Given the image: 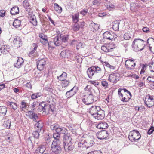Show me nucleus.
Listing matches in <instances>:
<instances>
[{"label":"nucleus","mask_w":154,"mask_h":154,"mask_svg":"<svg viewBox=\"0 0 154 154\" xmlns=\"http://www.w3.org/2000/svg\"><path fill=\"white\" fill-rule=\"evenodd\" d=\"M30 22L33 25L36 26L37 25V22L36 20V17L34 15L31 17L29 18Z\"/></svg>","instance_id":"e433bc0d"},{"label":"nucleus","mask_w":154,"mask_h":154,"mask_svg":"<svg viewBox=\"0 0 154 154\" xmlns=\"http://www.w3.org/2000/svg\"><path fill=\"white\" fill-rule=\"evenodd\" d=\"M10 47L6 45L2 46L0 48L1 52L4 54H8L10 50Z\"/></svg>","instance_id":"6ab92c4d"},{"label":"nucleus","mask_w":154,"mask_h":154,"mask_svg":"<svg viewBox=\"0 0 154 154\" xmlns=\"http://www.w3.org/2000/svg\"><path fill=\"white\" fill-rule=\"evenodd\" d=\"M145 42L140 39L134 40L132 43V46L134 48V51H138L142 50L145 47Z\"/></svg>","instance_id":"f03ea898"},{"label":"nucleus","mask_w":154,"mask_h":154,"mask_svg":"<svg viewBox=\"0 0 154 154\" xmlns=\"http://www.w3.org/2000/svg\"><path fill=\"white\" fill-rule=\"evenodd\" d=\"M23 62V58H18L16 63L14 64V66L17 68H19L21 67Z\"/></svg>","instance_id":"393cba45"},{"label":"nucleus","mask_w":154,"mask_h":154,"mask_svg":"<svg viewBox=\"0 0 154 154\" xmlns=\"http://www.w3.org/2000/svg\"><path fill=\"white\" fill-rule=\"evenodd\" d=\"M93 69L94 70V72L98 73L101 71V69L100 68L97 66H93Z\"/></svg>","instance_id":"603ef678"},{"label":"nucleus","mask_w":154,"mask_h":154,"mask_svg":"<svg viewBox=\"0 0 154 154\" xmlns=\"http://www.w3.org/2000/svg\"><path fill=\"white\" fill-rule=\"evenodd\" d=\"M41 94L40 93H36L33 94L31 96V98L32 99H35L41 96Z\"/></svg>","instance_id":"3c124183"},{"label":"nucleus","mask_w":154,"mask_h":154,"mask_svg":"<svg viewBox=\"0 0 154 154\" xmlns=\"http://www.w3.org/2000/svg\"><path fill=\"white\" fill-rule=\"evenodd\" d=\"M67 76L66 73L63 72L60 75L57 76V79L60 81H64L66 79Z\"/></svg>","instance_id":"bb28decb"},{"label":"nucleus","mask_w":154,"mask_h":154,"mask_svg":"<svg viewBox=\"0 0 154 154\" xmlns=\"http://www.w3.org/2000/svg\"><path fill=\"white\" fill-rule=\"evenodd\" d=\"M45 146L44 145H40L35 150V153L36 154H42L45 152Z\"/></svg>","instance_id":"f3484780"},{"label":"nucleus","mask_w":154,"mask_h":154,"mask_svg":"<svg viewBox=\"0 0 154 154\" xmlns=\"http://www.w3.org/2000/svg\"><path fill=\"white\" fill-rule=\"evenodd\" d=\"M7 106L14 110L16 109L17 108V104L15 103L8 101L7 103Z\"/></svg>","instance_id":"72a5a7b5"},{"label":"nucleus","mask_w":154,"mask_h":154,"mask_svg":"<svg viewBox=\"0 0 154 154\" xmlns=\"http://www.w3.org/2000/svg\"><path fill=\"white\" fill-rule=\"evenodd\" d=\"M141 137V135L138 131L134 130L130 132L128 138L132 142H136L140 139Z\"/></svg>","instance_id":"7ed1b4c3"},{"label":"nucleus","mask_w":154,"mask_h":154,"mask_svg":"<svg viewBox=\"0 0 154 154\" xmlns=\"http://www.w3.org/2000/svg\"><path fill=\"white\" fill-rule=\"evenodd\" d=\"M21 21L18 19H15L13 23V25L15 28L19 27L20 25Z\"/></svg>","instance_id":"a19ab883"},{"label":"nucleus","mask_w":154,"mask_h":154,"mask_svg":"<svg viewBox=\"0 0 154 154\" xmlns=\"http://www.w3.org/2000/svg\"><path fill=\"white\" fill-rule=\"evenodd\" d=\"M120 23L118 21L115 22L112 25V27L113 29L115 31H117L119 30V25Z\"/></svg>","instance_id":"49530a36"},{"label":"nucleus","mask_w":154,"mask_h":154,"mask_svg":"<svg viewBox=\"0 0 154 154\" xmlns=\"http://www.w3.org/2000/svg\"><path fill=\"white\" fill-rule=\"evenodd\" d=\"M61 85L62 88H65L67 87L69 85L70 82L69 80L65 79L64 81H62Z\"/></svg>","instance_id":"79ce46f5"},{"label":"nucleus","mask_w":154,"mask_h":154,"mask_svg":"<svg viewBox=\"0 0 154 154\" xmlns=\"http://www.w3.org/2000/svg\"><path fill=\"white\" fill-rule=\"evenodd\" d=\"M101 84L102 85L105 87L106 88L108 86V82L106 81H103L101 82Z\"/></svg>","instance_id":"680f3d73"},{"label":"nucleus","mask_w":154,"mask_h":154,"mask_svg":"<svg viewBox=\"0 0 154 154\" xmlns=\"http://www.w3.org/2000/svg\"><path fill=\"white\" fill-rule=\"evenodd\" d=\"M78 88L77 87L74 86L70 90L66 92V96L67 98H70L75 94L77 92Z\"/></svg>","instance_id":"1a4fd4ad"},{"label":"nucleus","mask_w":154,"mask_h":154,"mask_svg":"<svg viewBox=\"0 0 154 154\" xmlns=\"http://www.w3.org/2000/svg\"><path fill=\"white\" fill-rule=\"evenodd\" d=\"M108 126L107 123L105 122L99 123L97 126V128L99 129H105L108 128Z\"/></svg>","instance_id":"412c9836"},{"label":"nucleus","mask_w":154,"mask_h":154,"mask_svg":"<svg viewBox=\"0 0 154 154\" xmlns=\"http://www.w3.org/2000/svg\"><path fill=\"white\" fill-rule=\"evenodd\" d=\"M60 142L58 141V142L55 143V142H53L51 145V149L53 152L55 154H59L61 152V148L60 145Z\"/></svg>","instance_id":"20e7f679"},{"label":"nucleus","mask_w":154,"mask_h":154,"mask_svg":"<svg viewBox=\"0 0 154 154\" xmlns=\"http://www.w3.org/2000/svg\"><path fill=\"white\" fill-rule=\"evenodd\" d=\"M105 117L104 112L103 110L100 109L97 113L95 114L94 117L97 120H102Z\"/></svg>","instance_id":"ddd939ff"},{"label":"nucleus","mask_w":154,"mask_h":154,"mask_svg":"<svg viewBox=\"0 0 154 154\" xmlns=\"http://www.w3.org/2000/svg\"><path fill=\"white\" fill-rule=\"evenodd\" d=\"M85 140H82L78 144V147L79 148H82L83 149H84L85 148Z\"/></svg>","instance_id":"c03bdc74"},{"label":"nucleus","mask_w":154,"mask_h":154,"mask_svg":"<svg viewBox=\"0 0 154 154\" xmlns=\"http://www.w3.org/2000/svg\"><path fill=\"white\" fill-rule=\"evenodd\" d=\"M19 8L17 6L13 7L11 10L10 13L12 15H15L19 13Z\"/></svg>","instance_id":"c85d7f7f"},{"label":"nucleus","mask_w":154,"mask_h":154,"mask_svg":"<svg viewBox=\"0 0 154 154\" xmlns=\"http://www.w3.org/2000/svg\"><path fill=\"white\" fill-rule=\"evenodd\" d=\"M85 147L86 149L92 146L95 144V142L93 140H88L87 141L85 140Z\"/></svg>","instance_id":"4be33fe9"},{"label":"nucleus","mask_w":154,"mask_h":154,"mask_svg":"<svg viewBox=\"0 0 154 154\" xmlns=\"http://www.w3.org/2000/svg\"><path fill=\"white\" fill-rule=\"evenodd\" d=\"M39 37L40 38V41L43 44L45 45L48 44L47 37L46 35L43 33H40L39 34Z\"/></svg>","instance_id":"a211bd4d"},{"label":"nucleus","mask_w":154,"mask_h":154,"mask_svg":"<svg viewBox=\"0 0 154 154\" xmlns=\"http://www.w3.org/2000/svg\"><path fill=\"white\" fill-rule=\"evenodd\" d=\"M142 30L143 32L146 33L150 32L149 28L147 27H143L142 29Z\"/></svg>","instance_id":"052dcab7"},{"label":"nucleus","mask_w":154,"mask_h":154,"mask_svg":"<svg viewBox=\"0 0 154 154\" xmlns=\"http://www.w3.org/2000/svg\"><path fill=\"white\" fill-rule=\"evenodd\" d=\"M35 125V128L36 129L41 131L42 128L43 127V125L41 121L38 120Z\"/></svg>","instance_id":"5701e85b"},{"label":"nucleus","mask_w":154,"mask_h":154,"mask_svg":"<svg viewBox=\"0 0 154 154\" xmlns=\"http://www.w3.org/2000/svg\"><path fill=\"white\" fill-rule=\"evenodd\" d=\"M72 138L68 135H65L63 137V146L65 151L67 152L72 150L74 145L71 142Z\"/></svg>","instance_id":"f257e3e1"},{"label":"nucleus","mask_w":154,"mask_h":154,"mask_svg":"<svg viewBox=\"0 0 154 154\" xmlns=\"http://www.w3.org/2000/svg\"><path fill=\"white\" fill-rule=\"evenodd\" d=\"M82 101L86 105L92 104L94 101L93 95L90 94L84 96L82 98Z\"/></svg>","instance_id":"39448f33"},{"label":"nucleus","mask_w":154,"mask_h":154,"mask_svg":"<svg viewBox=\"0 0 154 154\" xmlns=\"http://www.w3.org/2000/svg\"><path fill=\"white\" fill-rule=\"evenodd\" d=\"M101 49L105 52H108L113 51V48H110L109 45H103L101 47Z\"/></svg>","instance_id":"a878e982"},{"label":"nucleus","mask_w":154,"mask_h":154,"mask_svg":"<svg viewBox=\"0 0 154 154\" xmlns=\"http://www.w3.org/2000/svg\"><path fill=\"white\" fill-rule=\"evenodd\" d=\"M21 42V41L20 38L17 37L14 39L13 41V43L18 48L20 46V45Z\"/></svg>","instance_id":"2f4dec72"},{"label":"nucleus","mask_w":154,"mask_h":154,"mask_svg":"<svg viewBox=\"0 0 154 154\" xmlns=\"http://www.w3.org/2000/svg\"><path fill=\"white\" fill-rule=\"evenodd\" d=\"M30 114H29V117L31 119H33L34 121L35 122H37V119L38 118V117L37 116V114L35 113H31V112H30Z\"/></svg>","instance_id":"4c0bfd02"},{"label":"nucleus","mask_w":154,"mask_h":154,"mask_svg":"<svg viewBox=\"0 0 154 154\" xmlns=\"http://www.w3.org/2000/svg\"><path fill=\"white\" fill-rule=\"evenodd\" d=\"M5 11L4 10H1L0 11V16L2 17H4L5 15Z\"/></svg>","instance_id":"774afa93"},{"label":"nucleus","mask_w":154,"mask_h":154,"mask_svg":"<svg viewBox=\"0 0 154 154\" xmlns=\"http://www.w3.org/2000/svg\"><path fill=\"white\" fill-rule=\"evenodd\" d=\"M84 90L85 91L88 93V95L94 94H93V92L94 91L95 93H96L97 96L99 95V90L98 89H93L91 87H90L89 85H87L84 88Z\"/></svg>","instance_id":"6e6552de"},{"label":"nucleus","mask_w":154,"mask_h":154,"mask_svg":"<svg viewBox=\"0 0 154 154\" xmlns=\"http://www.w3.org/2000/svg\"><path fill=\"white\" fill-rule=\"evenodd\" d=\"M11 121L8 119L6 121H5L3 124L4 126L8 129L10 128L11 126Z\"/></svg>","instance_id":"09e8293b"},{"label":"nucleus","mask_w":154,"mask_h":154,"mask_svg":"<svg viewBox=\"0 0 154 154\" xmlns=\"http://www.w3.org/2000/svg\"><path fill=\"white\" fill-rule=\"evenodd\" d=\"M131 36V35L130 33H126L124 35V38L125 40H129Z\"/></svg>","instance_id":"6e6d98bb"},{"label":"nucleus","mask_w":154,"mask_h":154,"mask_svg":"<svg viewBox=\"0 0 154 154\" xmlns=\"http://www.w3.org/2000/svg\"><path fill=\"white\" fill-rule=\"evenodd\" d=\"M100 109V106H93L90 108L89 112L94 117Z\"/></svg>","instance_id":"f8f14e48"},{"label":"nucleus","mask_w":154,"mask_h":154,"mask_svg":"<svg viewBox=\"0 0 154 154\" xmlns=\"http://www.w3.org/2000/svg\"><path fill=\"white\" fill-rule=\"evenodd\" d=\"M74 23L75 24L73 27V29L75 31H78L80 28V26L78 23Z\"/></svg>","instance_id":"864d4df0"},{"label":"nucleus","mask_w":154,"mask_h":154,"mask_svg":"<svg viewBox=\"0 0 154 154\" xmlns=\"http://www.w3.org/2000/svg\"><path fill=\"white\" fill-rule=\"evenodd\" d=\"M125 65L126 68L128 70H132L134 69V67L136 65L134 62H129V61H125Z\"/></svg>","instance_id":"4468645a"},{"label":"nucleus","mask_w":154,"mask_h":154,"mask_svg":"<svg viewBox=\"0 0 154 154\" xmlns=\"http://www.w3.org/2000/svg\"><path fill=\"white\" fill-rule=\"evenodd\" d=\"M37 47L38 46L36 44H33L32 46V48L33 49L28 54V55L29 56V57H34L35 56V54H35V52L36 50Z\"/></svg>","instance_id":"dca6fc26"},{"label":"nucleus","mask_w":154,"mask_h":154,"mask_svg":"<svg viewBox=\"0 0 154 154\" xmlns=\"http://www.w3.org/2000/svg\"><path fill=\"white\" fill-rule=\"evenodd\" d=\"M79 13L72 15L73 21L74 23H77L79 20Z\"/></svg>","instance_id":"58836bf2"},{"label":"nucleus","mask_w":154,"mask_h":154,"mask_svg":"<svg viewBox=\"0 0 154 154\" xmlns=\"http://www.w3.org/2000/svg\"><path fill=\"white\" fill-rule=\"evenodd\" d=\"M54 10L58 13H60L62 11V7L60 6L57 4L55 3L54 4Z\"/></svg>","instance_id":"f704fd0d"},{"label":"nucleus","mask_w":154,"mask_h":154,"mask_svg":"<svg viewBox=\"0 0 154 154\" xmlns=\"http://www.w3.org/2000/svg\"><path fill=\"white\" fill-rule=\"evenodd\" d=\"M145 104L149 108L154 105V96L149 94L145 98Z\"/></svg>","instance_id":"423d86ee"},{"label":"nucleus","mask_w":154,"mask_h":154,"mask_svg":"<svg viewBox=\"0 0 154 154\" xmlns=\"http://www.w3.org/2000/svg\"><path fill=\"white\" fill-rule=\"evenodd\" d=\"M61 134H64V136L65 135H68L69 136H70L69 134H67L68 131L67 130L64 128H62V131H61ZM64 136H63L64 137Z\"/></svg>","instance_id":"13d9d810"},{"label":"nucleus","mask_w":154,"mask_h":154,"mask_svg":"<svg viewBox=\"0 0 154 154\" xmlns=\"http://www.w3.org/2000/svg\"><path fill=\"white\" fill-rule=\"evenodd\" d=\"M131 97H128V98H126V97H124L123 98L122 97L121 100L123 102H127L129 100L131 99Z\"/></svg>","instance_id":"69168bd1"},{"label":"nucleus","mask_w":154,"mask_h":154,"mask_svg":"<svg viewBox=\"0 0 154 154\" xmlns=\"http://www.w3.org/2000/svg\"><path fill=\"white\" fill-rule=\"evenodd\" d=\"M106 4V7L107 9H109V10H111L112 9H114L115 8V6L114 5L112 4V3H110L109 5Z\"/></svg>","instance_id":"bf43d9fd"},{"label":"nucleus","mask_w":154,"mask_h":154,"mask_svg":"<svg viewBox=\"0 0 154 154\" xmlns=\"http://www.w3.org/2000/svg\"><path fill=\"white\" fill-rule=\"evenodd\" d=\"M39 106L41 107V109H42L43 112H45L46 111V109L47 107V105L44 102H42L40 103L39 104Z\"/></svg>","instance_id":"a18cd8bd"},{"label":"nucleus","mask_w":154,"mask_h":154,"mask_svg":"<svg viewBox=\"0 0 154 154\" xmlns=\"http://www.w3.org/2000/svg\"><path fill=\"white\" fill-rule=\"evenodd\" d=\"M60 36H61V34L60 33L58 34L54 39V44L56 46H58L62 43L61 39H59Z\"/></svg>","instance_id":"aec40b11"},{"label":"nucleus","mask_w":154,"mask_h":154,"mask_svg":"<svg viewBox=\"0 0 154 154\" xmlns=\"http://www.w3.org/2000/svg\"><path fill=\"white\" fill-rule=\"evenodd\" d=\"M114 35L113 33L111 34L109 32H106L103 33V35L104 38L112 40H115L116 38H114Z\"/></svg>","instance_id":"2eb2a0df"},{"label":"nucleus","mask_w":154,"mask_h":154,"mask_svg":"<svg viewBox=\"0 0 154 154\" xmlns=\"http://www.w3.org/2000/svg\"><path fill=\"white\" fill-rule=\"evenodd\" d=\"M7 111V108L5 106H0V116H5Z\"/></svg>","instance_id":"c756f323"},{"label":"nucleus","mask_w":154,"mask_h":154,"mask_svg":"<svg viewBox=\"0 0 154 154\" xmlns=\"http://www.w3.org/2000/svg\"><path fill=\"white\" fill-rule=\"evenodd\" d=\"M103 65L104 66H105L109 68L110 69L114 70L115 69V67L110 65L107 62H104Z\"/></svg>","instance_id":"5fc2aeb1"},{"label":"nucleus","mask_w":154,"mask_h":154,"mask_svg":"<svg viewBox=\"0 0 154 154\" xmlns=\"http://www.w3.org/2000/svg\"><path fill=\"white\" fill-rule=\"evenodd\" d=\"M108 135L106 131L103 130L98 132L97 134V136L98 139L102 140L106 138Z\"/></svg>","instance_id":"9b49d317"},{"label":"nucleus","mask_w":154,"mask_h":154,"mask_svg":"<svg viewBox=\"0 0 154 154\" xmlns=\"http://www.w3.org/2000/svg\"><path fill=\"white\" fill-rule=\"evenodd\" d=\"M23 6L26 8V10L29 12L30 11V9L28 8L30 6L29 3L27 0H25L23 1Z\"/></svg>","instance_id":"ea45409f"},{"label":"nucleus","mask_w":154,"mask_h":154,"mask_svg":"<svg viewBox=\"0 0 154 154\" xmlns=\"http://www.w3.org/2000/svg\"><path fill=\"white\" fill-rule=\"evenodd\" d=\"M69 36L68 35H65L63 36H61V35L60 39L62 40V42L66 43L67 42L69 39Z\"/></svg>","instance_id":"37998d69"},{"label":"nucleus","mask_w":154,"mask_h":154,"mask_svg":"<svg viewBox=\"0 0 154 154\" xmlns=\"http://www.w3.org/2000/svg\"><path fill=\"white\" fill-rule=\"evenodd\" d=\"M90 26V27L92 28L91 30L93 32L98 30L99 27V26L98 24L94 23L92 21L91 23Z\"/></svg>","instance_id":"7c9ffc66"},{"label":"nucleus","mask_w":154,"mask_h":154,"mask_svg":"<svg viewBox=\"0 0 154 154\" xmlns=\"http://www.w3.org/2000/svg\"><path fill=\"white\" fill-rule=\"evenodd\" d=\"M87 73L88 77L90 78H91L95 73L94 70L93 69L92 66L88 68Z\"/></svg>","instance_id":"cd10ccee"},{"label":"nucleus","mask_w":154,"mask_h":154,"mask_svg":"<svg viewBox=\"0 0 154 154\" xmlns=\"http://www.w3.org/2000/svg\"><path fill=\"white\" fill-rule=\"evenodd\" d=\"M46 60L44 59H41L37 62V69L40 71L43 70L46 64Z\"/></svg>","instance_id":"9d476101"},{"label":"nucleus","mask_w":154,"mask_h":154,"mask_svg":"<svg viewBox=\"0 0 154 154\" xmlns=\"http://www.w3.org/2000/svg\"><path fill=\"white\" fill-rule=\"evenodd\" d=\"M41 131H39L37 129L35 131L33 132L32 134L34 138L38 139L39 138V133Z\"/></svg>","instance_id":"8fccbe9b"},{"label":"nucleus","mask_w":154,"mask_h":154,"mask_svg":"<svg viewBox=\"0 0 154 154\" xmlns=\"http://www.w3.org/2000/svg\"><path fill=\"white\" fill-rule=\"evenodd\" d=\"M50 127L51 129L53 130H55V133H58L60 134H61V131H62V128L59 127L55 125H51Z\"/></svg>","instance_id":"b1692460"},{"label":"nucleus","mask_w":154,"mask_h":154,"mask_svg":"<svg viewBox=\"0 0 154 154\" xmlns=\"http://www.w3.org/2000/svg\"><path fill=\"white\" fill-rule=\"evenodd\" d=\"M53 137L54 139L53 142H55V143L58 142V141L59 142H60V134L58 133H55L53 134Z\"/></svg>","instance_id":"c9c22d12"},{"label":"nucleus","mask_w":154,"mask_h":154,"mask_svg":"<svg viewBox=\"0 0 154 154\" xmlns=\"http://www.w3.org/2000/svg\"><path fill=\"white\" fill-rule=\"evenodd\" d=\"M100 3L99 0H94L92 2L93 4L94 5H98Z\"/></svg>","instance_id":"0e129e2a"},{"label":"nucleus","mask_w":154,"mask_h":154,"mask_svg":"<svg viewBox=\"0 0 154 154\" xmlns=\"http://www.w3.org/2000/svg\"><path fill=\"white\" fill-rule=\"evenodd\" d=\"M35 106H36V103H33L32 104L31 106L30 107L31 108V109L30 110H29L28 111L27 113L28 114H30V112H31V113H34V110L35 109Z\"/></svg>","instance_id":"de8ad7c7"},{"label":"nucleus","mask_w":154,"mask_h":154,"mask_svg":"<svg viewBox=\"0 0 154 154\" xmlns=\"http://www.w3.org/2000/svg\"><path fill=\"white\" fill-rule=\"evenodd\" d=\"M154 131V127L153 126H151L150 129L148 130L147 133L149 134H152Z\"/></svg>","instance_id":"e2e57ef3"},{"label":"nucleus","mask_w":154,"mask_h":154,"mask_svg":"<svg viewBox=\"0 0 154 154\" xmlns=\"http://www.w3.org/2000/svg\"><path fill=\"white\" fill-rule=\"evenodd\" d=\"M149 68L151 72H154V63L152 62L149 64Z\"/></svg>","instance_id":"4d7b16f0"},{"label":"nucleus","mask_w":154,"mask_h":154,"mask_svg":"<svg viewBox=\"0 0 154 154\" xmlns=\"http://www.w3.org/2000/svg\"><path fill=\"white\" fill-rule=\"evenodd\" d=\"M87 154H102V152L100 151H95L91 152H90Z\"/></svg>","instance_id":"338daca9"},{"label":"nucleus","mask_w":154,"mask_h":154,"mask_svg":"<svg viewBox=\"0 0 154 154\" xmlns=\"http://www.w3.org/2000/svg\"><path fill=\"white\" fill-rule=\"evenodd\" d=\"M120 79V74L117 73H114L110 75L109 80L111 82L116 83Z\"/></svg>","instance_id":"0eeeda50"},{"label":"nucleus","mask_w":154,"mask_h":154,"mask_svg":"<svg viewBox=\"0 0 154 154\" xmlns=\"http://www.w3.org/2000/svg\"><path fill=\"white\" fill-rule=\"evenodd\" d=\"M28 106V104L24 100L23 101L20 103V109L21 111H23L25 112V110L27 108Z\"/></svg>","instance_id":"473e14b6"}]
</instances>
